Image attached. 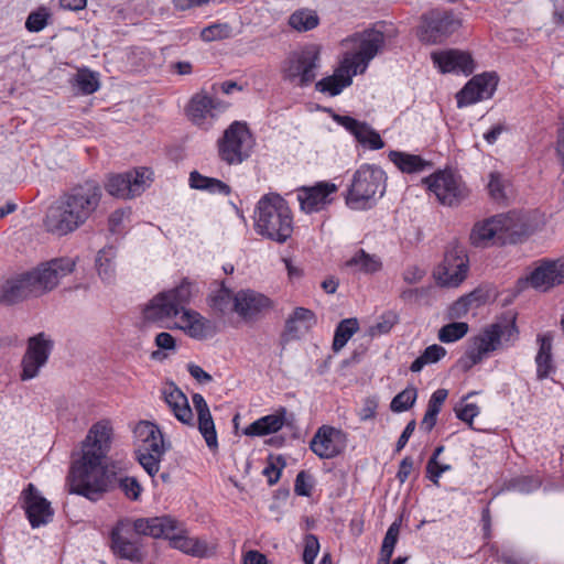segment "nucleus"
<instances>
[{"mask_svg":"<svg viewBox=\"0 0 564 564\" xmlns=\"http://www.w3.org/2000/svg\"><path fill=\"white\" fill-rule=\"evenodd\" d=\"M383 45L384 34L381 31H366L360 41L358 51L351 56L347 55L344 61L351 66L352 74H357L358 72L364 73L367 69L369 62L377 55Z\"/></svg>","mask_w":564,"mask_h":564,"instance_id":"nucleus-19","label":"nucleus"},{"mask_svg":"<svg viewBox=\"0 0 564 564\" xmlns=\"http://www.w3.org/2000/svg\"><path fill=\"white\" fill-rule=\"evenodd\" d=\"M73 85L82 95H91L100 87L98 73L86 67L80 68L73 78Z\"/></svg>","mask_w":564,"mask_h":564,"instance_id":"nucleus-43","label":"nucleus"},{"mask_svg":"<svg viewBox=\"0 0 564 564\" xmlns=\"http://www.w3.org/2000/svg\"><path fill=\"white\" fill-rule=\"evenodd\" d=\"M285 416L286 409L281 406L274 413L264 415L249 424L243 430V434L248 436H263L275 433L284 425Z\"/></svg>","mask_w":564,"mask_h":564,"instance_id":"nucleus-30","label":"nucleus"},{"mask_svg":"<svg viewBox=\"0 0 564 564\" xmlns=\"http://www.w3.org/2000/svg\"><path fill=\"white\" fill-rule=\"evenodd\" d=\"M131 215L130 208H118L113 210L108 218V228L112 235L122 234L126 220H129Z\"/></svg>","mask_w":564,"mask_h":564,"instance_id":"nucleus-56","label":"nucleus"},{"mask_svg":"<svg viewBox=\"0 0 564 564\" xmlns=\"http://www.w3.org/2000/svg\"><path fill=\"white\" fill-rule=\"evenodd\" d=\"M469 259L466 249L452 242L446 247L443 262L438 267V280L444 286H458L467 276Z\"/></svg>","mask_w":564,"mask_h":564,"instance_id":"nucleus-12","label":"nucleus"},{"mask_svg":"<svg viewBox=\"0 0 564 564\" xmlns=\"http://www.w3.org/2000/svg\"><path fill=\"white\" fill-rule=\"evenodd\" d=\"M160 518H167L173 523L172 529H167L166 534L161 538L169 539L173 547L197 557H206L208 555V547L205 541L183 535L185 532L184 524L171 516H161Z\"/></svg>","mask_w":564,"mask_h":564,"instance_id":"nucleus-23","label":"nucleus"},{"mask_svg":"<svg viewBox=\"0 0 564 564\" xmlns=\"http://www.w3.org/2000/svg\"><path fill=\"white\" fill-rule=\"evenodd\" d=\"M319 24V17L316 11L307 8L295 10L289 17V25L297 32H307Z\"/></svg>","mask_w":564,"mask_h":564,"instance_id":"nucleus-40","label":"nucleus"},{"mask_svg":"<svg viewBox=\"0 0 564 564\" xmlns=\"http://www.w3.org/2000/svg\"><path fill=\"white\" fill-rule=\"evenodd\" d=\"M194 283L187 279H183L177 286L163 292L166 295L167 301L174 305L175 310H177V315L180 313L183 314L184 311H188L186 306L191 303L194 295Z\"/></svg>","mask_w":564,"mask_h":564,"instance_id":"nucleus-37","label":"nucleus"},{"mask_svg":"<svg viewBox=\"0 0 564 564\" xmlns=\"http://www.w3.org/2000/svg\"><path fill=\"white\" fill-rule=\"evenodd\" d=\"M488 193L490 197L496 202L506 200V184L502 175L499 172L489 173Z\"/></svg>","mask_w":564,"mask_h":564,"instance_id":"nucleus-54","label":"nucleus"},{"mask_svg":"<svg viewBox=\"0 0 564 564\" xmlns=\"http://www.w3.org/2000/svg\"><path fill=\"white\" fill-rule=\"evenodd\" d=\"M319 552V542L315 534H306L304 538L303 562L304 564H314Z\"/></svg>","mask_w":564,"mask_h":564,"instance_id":"nucleus-58","label":"nucleus"},{"mask_svg":"<svg viewBox=\"0 0 564 564\" xmlns=\"http://www.w3.org/2000/svg\"><path fill=\"white\" fill-rule=\"evenodd\" d=\"M251 139L247 123L234 121L217 141L219 159L228 165L241 164L250 156Z\"/></svg>","mask_w":564,"mask_h":564,"instance_id":"nucleus-8","label":"nucleus"},{"mask_svg":"<svg viewBox=\"0 0 564 564\" xmlns=\"http://www.w3.org/2000/svg\"><path fill=\"white\" fill-rule=\"evenodd\" d=\"M389 160L403 173L412 174L424 171L431 166V163L420 155L410 154L401 151H390Z\"/></svg>","mask_w":564,"mask_h":564,"instance_id":"nucleus-33","label":"nucleus"},{"mask_svg":"<svg viewBox=\"0 0 564 564\" xmlns=\"http://www.w3.org/2000/svg\"><path fill=\"white\" fill-rule=\"evenodd\" d=\"M163 399L173 412L174 416L183 424L194 426L193 411L189 406L185 393L174 383H169V387L163 391Z\"/></svg>","mask_w":564,"mask_h":564,"instance_id":"nucleus-25","label":"nucleus"},{"mask_svg":"<svg viewBox=\"0 0 564 564\" xmlns=\"http://www.w3.org/2000/svg\"><path fill=\"white\" fill-rule=\"evenodd\" d=\"M173 523L167 518H138L131 521L120 519L109 533V546L113 555L130 562L140 563L144 558L140 535L160 539L172 529Z\"/></svg>","mask_w":564,"mask_h":564,"instance_id":"nucleus-3","label":"nucleus"},{"mask_svg":"<svg viewBox=\"0 0 564 564\" xmlns=\"http://www.w3.org/2000/svg\"><path fill=\"white\" fill-rule=\"evenodd\" d=\"M399 532H400V523L394 521L389 527V529L386 532V535L383 538L381 550H380V555L381 556H386L388 558L392 557V554H393V551H394V546H395V544L398 542Z\"/></svg>","mask_w":564,"mask_h":564,"instance_id":"nucleus-55","label":"nucleus"},{"mask_svg":"<svg viewBox=\"0 0 564 564\" xmlns=\"http://www.w3.org/2000/svg\"><path fill=\"white\" fill-rule=\"evenodd\" d=\"M431 59L442 74L452 73L468 76L475 70L474 58L470 53L465 51L448 48L432 52Z\"/></svg>","mask_w":564,"mask_h":564,"instance_id":"nucleus-17","label":"nucleus"},{"mask_svg":"<svg viewBox=\"0 0 564 564\" xmlns=\"http://www.w3.org/2000/svg\"><path fill=\"white\" fill-rule=\"evenodd\" d=\"M446 355V349L437 344L427 346L423 352L411 364L412 372H420L424 366L438 362Z\"/></svg>","mask_w":564,"mask_h":564,"instance_id":"nucleus-45","label":"nucleus"},{"mask_svg":"<svg viewBox=\"0 0 564 564\" xmlns=\"http://www.w3.org/2000/svg\"><path fill=\"white\" fill-rule=\"evenodd\" d=\"M228 108V104L209 96L206 91L195 94L187 107L186 115L195 124H202L207 118H216Z\"/></svg>","mask_w":564,"mask_h":564,"instance_id":"nucleus-20","label":"nucleus"},{"mask_svg":"<svg viewBox=\"0 0 564 564\" xmlns=\"http://www.w3.org/2000/svg\"><path fill=\"white\" fill-rule=\"evenodd\" d=\"M386 191V174L373 165L364 164L355 173L346 195V204L351 209L371 208Z\"/></svg>","mask_w":564,"mask_h":564,"instance_id":"nucleus-5","label":"nucleus"},{"mask_svg":"<svg viewBox=\"0 0 564 564\" xmlns=\"http://www.w3.org/2000/svg\"><path fill=\"white\" fill-rule=\"evenodd\" d=\"M102 188L95 180H86L65 191L46 213L44 225L59 237L74 232L98 209Z\"/></svg>","mask_w":564,"mask_h":564,"instance_id":"nucleus-2","label":"nucleus"},{"mask_svg":"<svg viewBox=\"0 0 564 564\" xmlns=\"http://www.w3.org/2000/svg\"><path fill=\"white\" fill-rule=\"evenodd\" d=\"M501 343V332L497 326H488L479 335L473 338L470 347L482 358L491 351H495Z\"/></svg>","mask_w":564,"mask_h":564,"instance_id":"nucleus-34","label":"nucleus"},{"mask_svg":"<svg viewBox=\"0 0 564 564\" xmlns=\"http://www.w3.org/2000/svg\"><path fill=\"white\" fill-rule=\"evenodd\" d=\"M53 347V340L47 338L44 333H39L28 339L26 350L21 361V380L26 381L39 375L40 369L46 365Z\"/></svg>","mask_w":564,"mask_h":564,"instance_id":"nucleus-14","label":"nucleus"},{"mask_svg":"<svg viewBox=\"0 0 564 564\" xmlns=\"http://www.w3.org/2000/svg\"><path fill=\"white\" fill-rule=\"evenodd\" d=\"M22 508L32 528L45 525L52 521L54 510L33 484H29L21 492Z\"/></svg>","mask_w":564,"mask_h":564,"instance_id":"nucleus-16","label":"nucleus"},{"mask_svg":"<svg viewBox=\"0 0 564 564\" xmlns=\"http://www.w3.org/2000/svg\"><path fill=\"white\" fill-rule=\"evenodd\" d=\"M174 316H177V310L163 292L155 295L143 308V318L147 322L155 323Z\"/></svg>","mask_w":564,"mask_h":564,"instance_id":"nucleus-32","label":"nucleus"},{"mask_svg":"<svg viewBox=\"0 0 564 564\" xmlns=\"http://www.w3.org/2000/svg\"><path fill=\"white\" fill-rule=\"evenodd\" d=\"M543 484L540 475H519L510 478L505 482V489L509 491H517L519 494L528 495L538 490Z\"/></svg>","mask_w":564,"mask_h":564,"instance_id":"nucleus-41","label":"nucleus"},{"mask_svg":"<svg viewBox=\"0 0 564 564\" xmlns=\"http://www.w3.org/2000/svg\"><path fill=\"white\" fill-rule=\"evenodd\" d=\"M352 74L351 66L343 61L338 68L334 70V74L327 77L322 78L316 82L315 89L323 94H328L334 97L339 95L344 88L348 87L352 83Z\"/></svg>","mask_w":564,"mask_h":564,"instance_id":"nucleus-26","label":"nucleus"},{"mask_svg":"<svg viewBox=\"0 0 564 564\" xmlns=\"http://www.w3.org/2000/svg\"><path fill=\"white\" fill-rule=\"evenodd\" d=\"M135 455H137L138 462L144 468V470L149 474V476H151V477L155 476L160 469L161 457L155 456L154 454H151L148 452H143L141 448H139L135 452Z\"/></svg>","mask_w":564,"mask_h":564,"instance_id":"nucleus-57","label":"nucleus"},{"mask_svg":"<svg viewBox=\"0 0 564 564\" xmlns=\"http://www.w3.org/2000/svg\"><path fill=\"white\" fill-rule=\"evenodd\" d=\"M539 350L535 356L536 379L544 380L555 372L556 368L552 356L553 336L551 333L538 335Z\"/></svg>","mask_w":564,"mask_h":564,"instance_id":"nucleus-28","label":"nucleus"},{"mask_svg":"<svg viewBox=\"0 0 564 564\" xmlns=\"http://www.w3.org/2000/svg\"><path fill=\"white\" fill-rule=\"evenodd\" d=\"M116 257V249L112 246L104 247L98 251L96 258V268L99 276L105 281H110L115 273L113 259Z\"/></svg>","mask_w":564,"mask_h":564,"instance_id":"nucleus-44","label":"nucleus"},{"mask_svg":"<svg viewBox=\"0 0 564 564\" xmlns=\"http://www.w3.org/2000/svg\"><path fill=\"white\" fill-rule=\"evenodd\" d=\"M359 329L358 319L355 317L345 318L338 323L335 329L332 349L334 352H338L345 347L348 340Z\"/></svg>","mask_w":564,"mask_h":564,"instance_id":"nucleus-42","label":"nucleus"},{"mask_svg":"<svg viewBox=\"0 0 564 564\" xmlns=\"http://www.w3.org/2000/svg\"><path fill=\"white\" fill-rule=\"evenodd\" d=\"M522 231L513 229V219L507 215H496L474 225L470 232V242L475 247L490 245L517 243Z\"/></svg>","mask_w":564,"mask_h":564,"instance_id":"nucleus-7","label":"nucleus"},{"mask_svg":"<svg viewBox=\"0 0 564 564\" xmlns=\"http://www.w3.org/2000/svg\"><path fill=\"white\" fill-rule=\"evenodd\" d=\"M424 183L443 205L456 206L468 194L460 177L456 176L452 171H438L425 177Z\"/></svg>","mask_w":564,"mask_h":564,"instance_id":"nucleus-11","label":"nucleus"},{"mask_svg":"<svg viewBox=\"0 0 564 564\" xmlns=\"http://www.w3.org/2000/svg\"><path fill=\"white\" fill-rule=\"evenodd\" d=\"M286 466L285 458L282 455L270 454L267 459V466L262 474L268 478L270 486L275 485L281 477L283 468Z\"/></svg>","mask_w":564,"mask_h":564,"instance_id":"nucleus-48","label":"nucleus"},{"mask_svg":"<svg viewBox=\"0 0 564 564\" xmlns=\"http://www.w3.org/2000/svg\"><path fill=\"white\" fill-rule=\"evenodd\" d=\"M254 230L272 241L284 243L293 232L288 202L276 193L263 195L256 207Z\"/></svg>","mask_w":564,"mask_h":564,"instance_id":"nucleus-4","label":"nucleus"},{"mask_svg":"<svg viewBox=\"0 0 564 564\" xmlns=\"http://www.w3.org/2000/svg\"><path fill=\"white\" fill-rule=\"evenodd\" d=\"M292 315L294 319H296V323L303 324L306 329H310L317 324L316 314L310 308L301 306L296 307Z\"/></svg>","mask_w":564,"mask_h":564,"instance_id":"nucleus-63","label":"nucleus"},{"mask_svg":"<svg viewBox=\"0 0 564 564\" xmlns=\"http://www.w3.org/2000/svg\"><path fill=\"white\" fill-rule=\"evenodd\" d=\"M417 398V389L413 386L399 392L390 403V410L394 413H401L410 410Z\"/></svg>","mask_w":564,"mask_h":564,"instance_id":"nucleus-47","label":"nucleus"},{"mask_svg":"<svg viewBox=\"0 0 564 564\" xmlns=\"http://www.w3.org/2000/svg\"><path fill=\"white\" fill-rule=\"evenodd\" d=\"M193 405L197 412V427L204 437L207 447L215 452L218 449L217 432L210 414L209 406L200 393L192 395Z\"/></svg>","mask_w":564,"mask_h":564,"instance_id":"nucleus-24","label":"nucleus"},{"mask_svg":"<svg viewBox=\"0 0 564 564\" xmlns=\"http://www.w3.org/2000/svg\"><path fill=\"white\" fill-rule=\"evenodd\" d=\"M467 297V301L470 303V307L475 305L476 307L486 304L491 297V290L488 288L479 286L464 295Z\"/></svg>","mask_w":564,"mask_h":564,"instance_id":"nucleus-64","label":"nucleus"},{"mask_svg":"<svg viewBox=\"0 0 564 564\" xmlns=\"http://www.w3.org/2000/svg\"><path fill=\"white\" fill-rule=\"evenodd\" d=\"M50 17L51 14L47 8L40 7L37 10L32 11L26 18L25 29L33 33L40 32L47 25Z\"/></svg>","mask_w":564,"mask_h":564,"instance_id":"nucleus-52","label":"nucleus"},{"mask_svg":"<svg viewBox=\"0 0 564 564\" xmlns=\"http://www.w3.org/2000/svg\"><path fill=\"white\" fill-rule=\"evenodd\" d=\"M451 465L441 464L440 462H434V459H429L426 464V477L434 485L438 486L442 474L451 470Z\"/></svg>","mask_w":564,"mask_h":564,"instance_id":"nucleus-61","label":"nucleus"},{"mask_svg":"<svg viewBox=\"0 0 564 564\" xmlns=\"http://www.w3.org/2000/svg\"><path fill=\"white\" fill-rule=\"evenodd\" d=\"M232 28L228 23H214L200 31V39L204 42H213L229 39Z\"/></svg>","mask_w":564,"mask_h":564,"instance_id":"nucleus-50","label":"nucleus"},{"mask_svg":"<svg viewBox=\"0 0 564 564\" xmlns=\"http://www.w3.org/2000/svg\"><path fill=\"white\" fill-rule=\"evenodd\" d=\"M112 427L109 421L95 423L83 441L82 456L69 470L70 492L90 501L119 488L130 500H139L142 487L135 477H119L115 465L106 464L111 447Z\"/></svg>","mask_w":564,"mask_h":564,"instance_id":"nucleus-1","label":"nucleus"},{"mask_svg":"<svg viewBox=\"0 0 564 564\" xmlns=\"http://www.w3.org/2000/svg\"><path fill=\"white\" fill-rule=\"evenodd\" d=\"M346 445V433L328 425L321 426L310 442L312 452L323 459H330L340 455Z\"/></svg>","mask_w":564,"mask_h":564,"instance_id":"nucleus-15","label":"nucleus"},{"mask_svg":"<svg viewBox=\"0 0 564 564\" xmlns=\"http://www.w3.org/2000/svg\"><path fill=\"white\" fill-rule=\"evenodd\" d=\"M473 79H478L475 88L479 95H481L482 100L489 99L494 96L498 85V76L496 73L485 72L480 75L474 76Z\"/></svg>","mask_w":564,"mask_h":564,"instance_id":"nucleus-49","label":"nucleus"},{"mask_svg":"<svg viewBox=\"0 0 564 564\" xmlns=\"http://www.w3.org/2000/svg\"><path fill=\"white\" fill-rule=\"evenodd\" d=\"M75 265L76 262L72 258H56L25 273L33 292H48L57 286L62 278L70 274Z\"/></svg>","mask_w":564,"mask_h":564,"instance_id":"nucleus-10","label":"nucleus"},{"mask_svg":"<svg viewBox=\"0 0 564 564\" xmlns=\"http://www.w3.org/2000/svg\"><path fill=\"white\" fill-rule=\"evenodd\" d=\"M180 326L189 337L198 340L213 337L216 334L215 323L202 316L198 312L184 311Z\"/></svg>","mask_w":564,"mask_h":564,"instance_id":"nucleus-27","label":"nucleus"},{"mask_svg":"<svg viewBox=\"0 0 564 564\" xmlns=\"http://www.w3.org/2000/svg\"><path fill=\"white\" fill-rule=\"evenodd\" d=\"M531 286L546 292L551 288L564 284V260H543L528 278Z\"/></svg>","mask_w":564,"mask_h":564,"instance_id":"nucleus-21","label":"nucleus"},{"mask_svg":"<svg viewBox=\"0 0 564 564\" xmlns=\"http://www.w3.org/2000/svg\"><path fill=\"white\" fill-rule=\"evenodd\" d=\"M33 289L26 276V273L20 274L18 278L8 280L0 289V303L6 305L17 304L26 299Z\"/></svg>","mask_w":564,"mask_h":564,"instance_id":"nucleus-29","label":"nucleus"},{"mask_svg":"<svg viewBox=\"0 0 564 564\" xmlns=\"http://www.w3.org/2000/svg\"><path fill=\"white\" fill-rule=\"evenodd\" d=\"M478 79H469L466 85L457 93L456 100L457 107L463 108L469 105H474L482 100L481 95L476 90Z\"/></svg>","mask_w":564,"mask_h":564,"instance_id":"nucleus-51","label":"nucleus"},{"mask_svg":"<svg viewBox=\"0 0 564 564\" xmlns=\"http://www.w3.org/2000/svg\"><path fill=\"white\" fill-rule=\"evenodd\" d=\"M152 171L147 167L137 169L108 177L105 185L109 195L118 198L139 196L150 185Z\"/></svg>","mask_w":564,"mask_h":564,"instance_id":"nucleus-13","label":"nucleus"},{"mask_svg":"<svg viewBox=\"0 0 564 564\" xmlns=\"http://www.w3.org/2000/svg\"><path fill=\"white\" fill-rule=\"evenodd\" d=\"M344 267L354 274H375L382 269V261L377 254L368 253L364 249H357L354 254L345 261Z\"/></svg>","mask_w":564,"mask_h":564,"instance_id":"nucleus-31","label":"nucleus"},{"mask_svg":"<svg viewBox=\"0 0 564 564\" xmlns=\"http://www.w3.org/2000/svg\"><path fill=\"white\" fill-rule=\"evenodd\" d=\"M469 310L470 303L467 301V297L463 295L449 305L447 308V317L453 321L460 319L467 315Z\"/></svg>","mask_w":564,"mask_h":564,"instance_id":"nucleus-59","label":"nucleus"},{"mask_svg":"<svg viewBox=\"0 0 564 564\" xmlns=\"http://www.w3.org/2000/svg\"><path fill=\"white\" fill-rule=\"evenodd\" d=\"M188 181L192 188L205 191L210 194L228 196L231 193V187L228 184L218 178L205 176L198 171L191 172Z\"/></svg>","mask_w":564,"mask_h":564,"instance_id":"nucleus-35","label":"nucleus"},{"mask_svg":"<svg viewBox=\"0 0 564 564\" xmlns=\"http://www.w3.org/2000/svg\"><path fill=\"white\" fill-rule=\"evenodd\" d=\"M319 66V46L308 44L299 51L291 52L283 62L281 70L284 80L304 88L315 80Z\"/></svg>","mask_w":564,"mask_h":564,"instance_id":"nucleus-6","label":"nucleus"},{"mask_svg":"<svg viewBox=\"0 0 564 564\" xmlns=\"http://www.w3.org/2000/svg\"><path fill=\"white\" fill-rule=\"evenodd\" d=\"M460 26V20L452 11L432 9L421 15L416 35L424 44H441Z\"/></svg>","mask_w":564,"mask_h":564,"instance_id":"nucleus-9","label":"nucleus"},{"mask_svg":"<svg viewBox=\"0 0 564 564\" xmlns=\"http://www.w3.org/2000/svg\"><path fill=\"white\" fill-rule=\"evenodd\" d=\"M271 305V300L265 295L250 289L240 290L235 294L232 312L243 321H252Z\"/></svg>","mask_w":564,"mask_h":564,"instance_id":"nucleus-22","label":"nucleus"},{"mask_svg":"<svg viewBox=\"0 0 564 564\" xmlns=\"http://www.w3.org/2000/svg\"><path fill=\"white\" fill-rule=\"evenodd\" d=\"M399 323V314L394 311H387L380 315L378 322L370 327L372 336L388 334Z\"/></svg>","mask_w":564,"mask_h":564,"instance_id":"nucleus-53","label":"nucleus"},{"mask_svg":"<svg viewBox=\"0 0 564 564\" xmlns=\"http://www.w3.org/2000/svg\"><path fill=\"white\" fill-rule=\"evenodd\" d=\"M140 436L144 435L143 438V452L154 454L155 456L162 457L165 453L164 440L161 431L156 425L151 423H144L138 427Z\"/></svg>","mask_w":564,"mask_h":564,"instance_id":"nucleus-36","label":"nucleus"},{"mask_svg":"<svg viewBox=\"0 0 564 564\" xmlns=\"http://www.w3.org/2000/svg\"><path fill=\"white\" fill-rule=\"evenodd\" d=\"M234 297V292L223 281L219 289L209 295L208 304L215 313L223 316L232 312Z\"/></svg>","mask_w":564,"mask_h":564,"instance_id":"nucleus-39","label":"nucleus"},{"mask_svg":"<svg viewBox=\"0 0 564 564\" xmlns=\"http://www.w3.org/2000/svg\"><path fill=\"white\" fill-rule=\"evenodd\" d=\"M338 191L336 184L322 181L312 186H302L297 189L300 207L306 214L317 213L333 202L330 195Z\"/></svg>","mask_w":564,"mask_h":564,"instance_id":"nucleus-18","label":"nucleus"},{"mask_svg":"<svg viewBox=\"0 0 564 564\" xmlns=\"http://www.w3.org/2000/svg\"><path fill=\"white\" fill-rule=\"evenodd\" d=\"M469 326L465 322H452L438 330V339L442 343L449 344L462 339L468 333Z\"/></svg>","mask_w":564,"mask_h":564,"instance_id":"nucleus-46","label":"nucleus"},{"mask_svg":"<svg viewBox=\"0 0 564 564\" xmlns=\"http://www.w3.org/2000/svg\"><path fill=\"white\" fill-rule=\"evenodd\" d=\"M431 289V286L404 289L400 293V299L405 303H417L430 295Z\"/></svg>","mask_w":564,"mask_h":564,"instance_id":"nucleus-62","label":"nucleus"},{"mask_svg":"<svg viewBox=\"0 0 564 564\" xmlns=\"http://www.w3.org/2000/svg\"><path fill=\"white\" fill-rule=\"evenodd\" d=\"M348 132L351 133L362 147H368L371 150H380L384 147L380 134L365 121H359L357 126H354Z\"/></svg>","mask_w":564,"mask_h":564,"instance_id":"nucleus-38","label":"nucleus"},{"mask_svg":"<svg viewBox=\"0 0 564 564\" xmlns=\"http://www.w3.org/2000/svg\"><path fill=\"white\" fill-rule=\"evenodd\" d=\"M312 489L311 476L305 470H301L295 478L294 492L301 497H310Z\"/></svg>","mask_w":564,"mask_h":564,"instance_id":"nucleus-60","label":"nucleus"}]
</instances>
